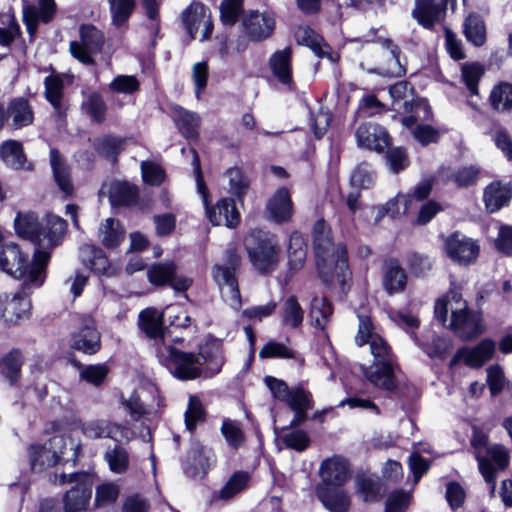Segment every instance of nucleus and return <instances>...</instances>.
Returning a JSON list of instances; mask_svg holds the SVG:
<instances>
[{"mask_svg": "<svg viewBox=\"0 0 512 512\" xmlns=\"http://www.w3.org/2000/svg\"><path fill=\"white\" fill-rule=\"evenodd\" d=\"M358 333L355 342L358 346L365 343L370 344V352L373 356V362L370 366H361L362 372L367 380L375 387L387 392H393L397 389L395 356L386 342L378 334L372 333L373 324L370 317L359 315Z\"/></svg>", "mask_w": 512, "mask_h": 512, "instance_id": "1", "label": "nucleus"}, {"mask_svg": "<svg viewBox=\"0 0 512 512\" xmlns=\"http://www.w3.org/2000/svg\"><path fill=\"white\" fill-rule=\"evenodd\" d=\"M48 262L49 251L34 250L33 259L29 262L28 255L15 243L4 244L0 251V268L14 278H24L23 286H42Z\"/></svg>", "mask_w": 512, "mask_h": 512, "instance_id": "2", "label": "nucleus"}, {"mask_svg": "<svg viewBox=\"0 0 512 512\" xmlns=\"http://www.w3.org/2000/svg\"><path fill=\"white\" fill-rule=\"evenodd\" d=\"M448 312L451 313L448 327L463 340L475 338L484 331L481 315L468 309L466 301L457 289H450L435 304L434 314L442 325L447 322Z\"/></svg>", "mask_w": 512, "mask_h": 512, "instance_id": "3", "label": "nucleus"}, {"mask_svg": "<svg viewBox=\"0 0 512 512\" xmlns=\"http://www.w3.org/2000/svg\"><path fill=\"white\" fill-rule=\"evenodd\" d=\"M16 233L35 245V250L49 251L58 246L67 230V223L56 215H48L43 222H39L34 213L18 214L15 218Z\"/></svg>", "mask_w": 512, "mask_h": 512, "instance_id": "4", "label": "nucleus"}, {"mask_svg": "<svg viewBox=\"0 0 512 512\" xmlns=\"http://www.w3.org/2000/svg\"><path fill=\"white\" fill-rule=\"evenodd\" d=\"M313 247L320 276L325 282L330 281L331 271L335 269L341 281L348 274V256L346 246L339 243L334 246L330 236V228L326 222L318 220L312 232Z\"/></svg>", "mask_w": 512, "mask_h": 512, "instance_id": "5", "label": "nucleus"}, {"mask_svg": "<svg viewBox=\"0 0 512 512\" xmlns=\"http://www.w3.org/2000/svg\"><path fill=\"white\" fill-rule=\"evenodd\" d=\"M244 247L257 271L269 273L276 269L280 247L275 235L261 229H252L244 238Z\"/></svg>", "mask_w": 512, "mask_h": 512, "instance_id": "6", "label": "nucleus"}, {"mask_svg": "<svg viewBox=\"0 0 512 512\" xmlns=\"http://www.w3.org/2000/svg\"><path fill=\"white\" fill-rule=\"evenodd\" d=\"M156 355L160 364L179 380H193L202 375L201 357L196 353L179 350L171 344H163L157 347Z\"/></svg>", "mask_w": 512, "mask_h": 512, "instance_id": "7", "label": "nucleus"}, {"mask_svg": "<svg viewBox=\"0 0 512 512\" xmlns=\"http://www.w3.org/2000/svg\"><path fill=\"white\" fill-rule=\"evenodd\" d=\"M60 483H71L73 486L63 495L62 503L65 512H84L88 509L92 497L94 479L88 472L62 474Z\"/></svg>", "mask_w": 512, "mask_h": 512, "instance_id": "8", "label": "nucleus"}, {"mask_svg": "<svg viewBox=\"0 0 512 512\" xmlns=\"http://www.w3.org/2000/svg\"><path fill=\"white\" fill-rule=\"evenodd\" d=\"M225 263L213 267V278L218 284L223 296L234 308L241 306V295L236 278L241 258L235 249H227L224 254Z\"/></svg>", "mask_w": 512, "mask_h": 512, "instance_id": "9", "label": "nucleus"}, {"mask_svg": "<svg viewBox=\"0 0 512 512\" xmlns=\"http://www.w3.org/2000/svg\"><path fill=\"white\" fill-rule=\"evenodd\" d=\"M81 42L72 41L70 43V52L74 58L85 65H93V54L102 50L104 45V36L95 26L83 24L80 27Z\"/></svg>", "mask_w": 512, "mask_h": 512, "instance_id": "10", "label": "nucleus"}, {"mask_svg": "<svg viewBox=\"0 0 512 512\" xmlns=\"http://www.w3.org/2000/svg\"><path fill=\"white\" fill-rule=\"evenodd\" d=\"M30 287L22 286V289L15 293L12 298L2 297L0 301V320H3L6 326H15L21 320L29 318L31 301L28 290Z\"/></svg>", "mask_w": 512, "mask_h": 512, "instance_id": "11", "label": "nucleus"}, {"mask_svg": "<svg viewBox=\"0 0 512 512\" xmlns=\"http://www.w3.org/2000/svg\"><path fill=\"white\" fill-rule=\"evenodd\" d=\"M215 462L211 449L199 441H192L190 448L182 461V468L186 476L193 479H202Z\"/></svg>", "mask_w": 512, "mask_h": 512, "instance_id": "12", "label": "nucleus"}, {"mask_svg": "<svg viewBox=\"0 0 512 512\" xmlns=\"http://www.w3.org/2000/svg\"><path fill=\"white\" fill-rule=\"evenodd\" d=\"M456 3L457 0H416L412 16L422 27L433 29L444 19L447 7L454 10Z\"/></svg>", "mask_w": 512, "mask_h": 512, "instance_id": "13", "label": "nucleus"}, {"mask_svg": "<svg viewBox=\"0 0 512 512\" xmlns=\"http://www.w3.org/2000/svg\"><path fill=\"white\" fill-rule=\"evenodd\" d=\"M479 470L488 484L495 489L497 474L504 470L509 464V453L502 445H493L487 449V455L481 456L476 453Z\"/></svg>", "mask_w": 512, "mask_h": 512, "instance_id": "14", "label": "nucleus"}, {"mask_svg": "<svg viewBox=\"0 0 512 512\" xmlns=\"http://www.w3.org/2000/svg\"><path fill=\"white\" fill-rule=\"evenodd\" d=\"M447 256L459 265L467 266L476 261L480 248L478 244L465 235L454 232L445 241Z\"/></svg>", "mask_w": 512, "mask_h": 512, "instance_id": "15", "label": "nucleus"}, {"mask_svg": "<svg viewBox=\"0 0 512 512\" xmlns=\"http://www.w3.org/2000/svg\"><path fill=\"white\" fill-rule=\"evenodd\" d=\"M176 270L173 262L156 263L147 270V277L155 286L169 285L177 292H184L192 285V279L177 275Z\"/></svg>", "mask_w": 512, "mask_h": 512, "instance_id": "16", "label": "nucleus"}, {"mask_svg": "<svg viewBox=\"0 0 512 512\" xmlns=\"http://www.w3.org/2000/svg\"><path fill=\"white\" fill-rule=\"evenodd\" d=\"M357 145L361 148L384 152L390 145V136L386 129L373 122L360 124L355 131Z\"/></svg>", "mask_w": 512, "mask_h": 512, "instance_id": "17", "label": "nucleus"}, {"mask_svg": "<svg viewBox=\"0 0 512 512\" xmlns=\"http://www.w3.org/2000/svg\"><path fill=\"white\" fill-rule=\"evenodd\" d=\"M164 312L154 307L142 310L138 315L139 329L158 345L167 344L168 329L163 327Z\"/></svg>", "mask_w": 512, "mask_h": 512, "instance_id": "18", "label": "nucleus"}, {"mask_svg": "<svg viewBox=\"0 0 512 512\" xmlns=\"http://www.w3.org/2000/svg\"><path fill=\"white\" fill-rule=\"evenodd\" d=\"M72 348L85 354H95L101 347L100 333L97 331L95 321L90 316L82 318L81 326L72 335Z\"/></svg>", "mask_w": 512, "mask_h": 512, "instance_id": "19", "label": "nucleus"}, {"mask_svg": "<svg viewBox=\"0 0 512 512\" xmlns=\"http://www.w3.org/2000/svg\"><path fill=\"white\" fill-rule=\"evenodd\" d=\"M245 35L252 41H262L269 38L275 28L274 18L267 13L251 11L242 20Z\"/></svg>", "mask_w": 512, "mask_h": 512, "instance_id": "20", "label": "nucleus"}, {"mask_svg": "<svg viewBox=\"0 0 512 512\" xmlns=\"http://www.w3.org/2000/svg\"><path fill=\"white\" fill-rule=\"evenodd\" d=\"M495 352V342L491 339L482 340L473 349H459L450 361V366L456 365L460 361L470 367L478 368L490 360Z\"/></svg>", "mask_w": 512, "mask_h": 512, "instance_id": "21", "label": "nucleus"}, {"mask_svg": "<svg viewBox=\"0 0 512 512\" xmlns=\"http://www.w3.org/2000/svg\"><path fill=\"white\" fill-rule=\"evenodd\" d=\"M316 496L329 512H348L351 504L344 489L326 484L316 487Z\"/></svg>", "mask_w": 512, "mask_h": 512, "instance_id": "22", "label": "nucleus"}, {"mask_svg": "<svg viewBox=\"0 0 512 512\" xmlns=\"http://www.w3.org/2000/svg\"><path fill=\"white\" fill-rule=\"evenodd\" d=\"M56 5L54 0H39L38 5H24L23 21L28 33L35 34L39 21L48 23L54 16Z\"/></svg>", "mask_w": 512, "mask_h": 512, "instance_id": "23", "label": "nucleus"}, {"mask_svg": "<svg viewBox=\"0 0 512 512\" xmlns=\"http://www.w3.org/2000/svg\"><path fill=\"white\" fill-rule=\"evenodd\" d=\"M382 284L389 295L401 293L407 284V274L396 259H388L383 263Z\"/></svg>", "mask_w": 512, "mask_h": 512, "instance_id": "24", "label": "nucleus"}, {"mask_svg": "<svg viewBox=\"0 0 512 512\" xmlns=\"http://www.w3.org/2000/svg\"><path fill=\"white\" fill-rule=\"evenodd\" d=\"M270 218L278 223L290 221L293 215V203L287 188H279L267 203Z\"/></svg>", "mask_w": 512, "mask_h": 512, "instance_id": "25", "label": "nucleus"}, {"mask_svg": "<svg viewBox=\"0 0 512 512\" xmlns=\"http://www.w3.org/2000/svg\"><path fill=\"white\" fill-rule=\"evenodd\" d=\"M206 208V215L213 225L234 228L239 223V213L232 199H221L212 208Z\"/></svg>", "mask_w": 512, "mask_h": 512, "instance_id": "26", "label": "nucleus"}, {"mask_svg": "<svg viewBox=\"0 0 512 512\" xmlns=\"http://www.w3.org/2000/svg\"><path fill=\"white\" fill-rule=\"evenodd\" d=\"M320 473L322 477L321 484L340 487L348 479L349 466L345 459L333 457L322 462Z\"/></svg>", "mask_w": 512, "mask_h": 512, "instance_id": "27", "label": "nucleus"}, {"mask_svg": "<svg viewBox=\"0 0 512 512\" xmlns=\"http://www.w3.org/2000/svg\"><path fill=\"white\" fill-rule=\"evenodd\" d=\"M278 315L282 326L297 329L302 326L305 312L297 296L289 295L282 299Z\"/></svg>", "mask_w": 512, "mask_h": 512, "instance_id": "28", "label": "nucleus"}, {"mask_svg": "<svg viewBox=\"0 0 512 512\" xmlns=\"http://www.w3.org/2000/svg\"><path fill=\"white\" fill-rule=\"evenodd\" d=\"M366 42H377L388 53L387 67L382 69V75L401 77L405 74V68L400 62L401 50L391 39L377 36L373 39H366Z\"/></svg>", "mask_w": 512, "mask_h": 512, "instance_id": "29", "label": "nucleus"}, {"mask_svg": "<svg viewBox=\"0 0 512 512\" xmlns=\"http://www.w3.org/2000/svg\"><path fill=\"white\" fill-rule=\"evenodd\" d=\"M512 198V187L510 184H503L495 181L490 183L484 190L483 200L488 212L494 213L506 206Z\"/></svg>", "mask_w": 512, "mask_h": 512, "instance_id": "30", "label": "nucleus"}, {"mask_svg": "<svg viewBox=\"0 0 512 512\" xmlns=\"http://www.w3.org/2000/svg\"><path fill=\"white\" fill-rule=\"evenodd\" d=\"M291 60V47H285L283 50L274 52L269 59V65L273 75L280 83L288 86L292 84Z\"/></svg>", "mask_w": 512, "mask_h": 512, "instance_id": "31", "label": "nucleus"}, {"mask_svg": "<svg viewBox=\"0 0 512 512\" xmlns=\"http://www.w3.org/2000/svg\"><path fill=\"white\" fill-rule=\"evenodd\" d=\"M0 157L5 165L14 170H31L32 165L27 164L23 145L16 140L4 141L0 146Z\"/></svg>", "mask_w": 512, "mask_h": 512, "instance_id": "32", "label": "nucleus"}, {"mask_svg": "<svg viewBox=\"0 0 512 512\" xmlns=\"http://www.w3.org/2000/svg\"><path fill=\"white\" fill-rule=\"evenodd\" d=\"M124 428L105 419H95L82 423L81 431L91 439L111 438L117 439L118 434L122 435Z\"/></svg>", "mask_w": 512, "mask_h": 512, "instance_id": "33", "label": "nucleus"}, {"mask_svg": "<svg viewBox=\"0 0 512 512\" xmlns=\"http://www.w3.org/2000/svg\"><path fill=\"white\" fill-rule=\"evenodd\" d=\"M197 356L201 357L202 367L206 365L205 375L207 377L218 374L224 363L222 346L218 341H211L201 348ZM204 369L202 368V372Z\"/></svg>", "mask_w": 512, "mask_h": 512, "instance_id": "34", "label": "nucleus"}, {"mask_svg": "<svg viewBox=\"0 0 512 512\" xmlns=\"http://www.w3.org/2000/svg\"><path fill=\"white\" fill-rule=\"evenodd\" d=\"M138 196V188L126 181H115L109 187V201L113 207L134 205Z\"/></svg>", "mask_w": 512, "mask_h": 512, "instance_id": "35", "label": "nucleus"}, {"mask_svg": "<svg viewBox=\"0 0 512 512\" xmlns=\"http://www.w3.org/2000/svg\"><path fill=\"white\" fill-rule=\"evenodd\" d=\"M124 237L125 230L118 220L114 218H107L100 223L98 228V238L105 248H116L124 240Z\"/></svg>", "mask_w": 512, "mask_h": 512, "instance_id": "36", "label": "nucleus"}, {"mask_svg": "<svg viewBox=\"0 0 512 512\" xmlns=\"http://www.w3.org/2000/svg\"><path fill=\"white\" fill-rule=\"evenodd\" d=\"M7 115L15 129L29 126L34 120V112L29 101L22 97L11 100L7 107Z\"/></svg>", "mask_w": 512, "mask_h": 512, "instance_id": "37", "label": "nucleus"}, {"mask_svg": "<svg viewBox=\"0 0 512 512\" xmlns=\"http://www.w3.org/2000/svg\"><path fill=\"white\" fill-rule=\"evenodd\" d=\"M79 258L83 265L89 267L97 274H106L109 268V261L102 249L84 244L79 248Z\"/></svg>", "mask_w": 512, "mask_h": 512, "instance_id": "38", "label": "nucleus"}, {"mask_svg": "<svg viewBox=\"0 0 512 512\" xmlns=\"http://www.w3.org/2000/svg\"><path fill=\"white\" fill-rule=\"evenodd\" d=\"M50 164L55 182L60 190L64 192L65 195H71L73 192V184L71 181L70 169L59 151L55 148L50 150Z\"/></svg>", "mask_w": 512, "mask_h": 512, "instance_id": "39", "label": "nucleus"}, {"mask_svg": "<svg viewBox=\"0 0 512 512\" xmlns=\"http://www.w3.org/2000/svg\"><path fill=\"white\" fill-rule=\"evenodd\" d=\"M41 445H31L28 449L31 469L40 472L43 469L55 466L61 459V454Z\"/></svg>", "mask_w": 512, "mask_h": 512, "instance_id": "40", "label": "nucleus"}, {"mask_svg": "<svg viewBox=\"0 0 512 512\" xmlns=\"http://www.w3.org/2000/svg\"><path fill=\"white\" fill-rule=\"evenodd\" d=\"M332 314V304L326 297L314 296L312 298L310 303L312 326L323 331L331 322Z\"/></svg>", "mask_w": 512, "mask_h": 512, "instance_id": "41", "label": "nucleus"}, {"mask_svg": "<svg viewBox=\"0 0 512 512\" xmlns=\"http://www.w3.org/2000/svg\"><path fill=\"white\" fill-rule=\"evenodd\" d=\"M208 9L200 2H193L182 13V22L189 35V39L196 37L197 31L208 14Z\"/></svg>", "mask_w": 512, "mask_h": 512, "instance_id": "42", "label": "nucleus"}, {"mask_svg": "<svg viewBox=\"0 0 512 512\" xmlns=\"http://www.w3.org/2000/svg\"><path fill=\"white\" fill-rule=\"evenodd\" d=\"M125 139L115 135H104L93 141V147L98 155L112 162H116L123 150Z\"/></svg>", "mask_w": 512, "mask_h": 512, "instance_id": "43", "label": "nucleus"}, {"mask_svg": "<svg viewBox=\"0 0 512 512\" xmlns=\"http://www.w3.org/2000/svg\"><path fill=\"white\" fill-rule=\"evenodd\" d=\"M248 481L249 474L247 472H235L219 491L213 493L212 501H229L246 488Z\"/></svg>", "mask_w": 512, "mask_h": 512, "instance_id": "44", "label": "nucleus"}, {"mask_svg": "<svg viewBox=\"0 0 512 512\" xmlns=\"http://www.w3.org/2000/svg\"><path fill=\"white\" fill-rule=\"evenodd\" d=\"M174 121L184 137L189 139L198 137L200 127V117L198 114L180 107L175 110Z\"/></svg>", "mask_w": 512, "mask_h": 512, "instance_id": "45", "label": "nucleus"}, {"mask_svg": "<svg viewBox=\"0 0 512 512\" xmlns=\"http://www.w3.org/2000/svg\"><path fill=\"white\" fill-rule=\"evenodd\" d=\"M264 381L275 399L285 402L286 404H292L293 406L299 405L295 395L306 392L302 388L289 389L284 381L272 376H266Z\"/></svg>", "mask_w": 512, "mask_h": 512, "instance_id": "46", "label": "nucleus"}, {"mask_svg": "<svg viewBox=\"0 0 512 512\" xmlns=\"http://www.w3.org/2000/svg\"><path fill=\"white\" fill-rule=\"evenodd\" d=\"M464 34L466 39L475 46H482L486 41V28L482 17L470 14L464 21Z\"/></svg>", "mask_w": 512, "mask_h": 512, "instance_id": "47", "label": "nucleus"}, {"mask_svg": "<svg viewBox=\"0 0 512 512\" xmlns=\"http://www.w3.org/2000/svg\"><path fill=\"white\" fill-rule=\"evenodd\" d=\"M104 459L113 473L122 474L129 468V453L126 448L120 444L108 448L104 453Z\"/></svg>", "mask_w": 512, "mask_h": 512, "instance_id": "48", "label": "nucleus"}, {"mask_svg": "<svg viewBox=\"0 0 512 512\" xmlns=\"http://www.w3.org/2000/svg\"><path fill=\"white\" fill-rule=\"evenodd\" d=\"M491 106L499 111L505 112L512 109V84L501 82L496 85L489 97Z\"/></svg>", "mask_w": 512, "mask_h": 512, "instance_id": "49", "label": "nucleus"}, {"mask_svg": "<svg viewBox=\"0 0 512 512\" xmlns=\"http://www.w3.org/2000/svg\"><path fill=\"white\" fill-rule=\"evenodd\" d=\"M288 258L290 268L298 270L306 259V244L301 234L294 232L290 236L288 246Z\"/></svg>", "mask_w": 512, "mask_h": 512, "instance_id": "50", "label": "nucleus"}, {"mask_svg": "<svg viewBox=\"0 0 512 512\" xmlns=\"http://www.w3.org/2000/svg\"><path fill=\"white\" fill-rule=\"evenodd\" d=\"M110 6L112 24L116 27L124 25L136 7L135 0H107Z\"/></svg>", "mask_w": 512, "mask_h": 512, "instance_id": "51", "label": "nucleus"}, {"mask_svg": "<svg viewBox=\"0 0 512 512\" xmlns=\"http://www.w3.org/2000/svg\"><path fill=\"white\" fill-rule=\"evenodd\" d=\"M294 37L299 45L309 47L317 56L322 57L324 54L322 50L323 38L309 26H299L294 33Z\"/></svg>", "mask_w": 512, "mask_h": 512, "instance_id": "52", "label": "nucleus"}, {"mask_svg": "<svg viewBox=\"0 0 512 512\" xmlns=\"http://www.w3.org/2000/svg\"><path fill=\"white\" fill-rule=\"evenodd\" d=\"M484 75V67L477 62L461 65V79L471 95H478V83Z\"/></svg>", "mask_w": 512, "mask_h": 512, "instance_id": "53", "label": "nucleus"}, {"mask_svg": "<svg viewBox=\"0 0 512 512\" xmlns=\"http://www.w3.org/2000/svg\"><path fill=\"white\" fill-rule=\"evenodd\" d=\"M420 346L429 357L440 359H444L452 349L451 340L448 337L438 335H433L431 341Z\"/></svg>", "mask_w": 512, "mask_h": 512, "instance_id": "54", "label": "nucleus"}, {"mask_svg": "<svg viewBox=\"0 0 512 512\" xmlns=\"http://www.w3.org/2000/svg\"><path fill=\"white\" fill-rule=\"evenodd\" d=\"M184 418L186 429L189 432H193L197 424L205 420V410L198 397L190 396Z\"/></svg>", "mask_w": 512, "mask_h": 512, "instance_id": "55", "label": "nucleus"}, {"mask_svg": "<svg viewBox=\"0 0 512 512\" xmlns=\"http://www.w3.org/2000/svg\"><path fill=\"white\" fill-rule=\"evenodd\" d=\"M44 84L46 99L52 104L58 114H61L63 81L58 77L48 76L45 78Z\"/></svg>", "mask_w": 512, "mask_h": 512, "instance_id": "56", "label": "nucleus"}, {"mask_svg": "<svg viewBox=\"0 0 512 512\" xmlns=\"http://www.w3.org/2000/svg\"><path fill=\"white\" fill-rule=\"evenodd\" d=\"M82 107L93 121L102 123L105 120L107 106L100 94L91 93L82 103Z\"/></svg>", "mask_w": 512, "mask_h": 512, "instance_id": "57", "label": "nucleus"}, {"mask_svg": "<svg viewBox=\"0 0 512 512\" xmlns=\"http://www.w3.org/2000/svg\"><path fill=\"white\" fill-rule=\"evenodd\" d=\"M243 12V0H223L220 4V19L224 25L233 26Z\"/></svg>", "mask_w": 512, "mask_h": 512, "instance_id": "58", "label": "nucleus"}, {"mask_svg": "<svg viewBox=\"0 0 512 512\" xmlns=\"http://www.w3.org/2000/svg\"><path fill=\"white\" fill-rule=\"evenodd\" d=\"M22 362V355L18 350H12L3 358V373L11 384L17 382Z\"/></svg>", "mask_w": 512, "mask_h": 512, "instance_id": "59", "label": "nucleus"}, {"mask_svg": "<svg viewBox=\"0 0 512 512\" xmlns=\"http://www.w3.org/2000/svg\"><path fill=\"white\" fill-rule=\"evenodd\" d=\"M357 490L365 501H376L381 495V484L369 477H358Z\"/></svg>", "mask_w": 512, "mask_h": 512, "instance_id": "60", "label": "nucleus"}, {"mask_svg": "<svg viewBox=\"0 0 512 512\" xmlns=\"http://www.w3.org/2000/svg\"><path fill=\"white\" fill-rule=\"evenodd\" d=\"M140 84L135 76L118 75L109 84V89L112 92L132 94L139 90Z\"/></svg>", "mask_w": 512, "mask_h": 512, "instance_id": "61", "label": "nucleus"}, {"mask_svg": "<svg viewBox=\"0 0 512 512\" xmlns=\"http://www.w3.org/2000/svg\"><path fill=\"white\" fill-rule=\"evenodd\" d=\"M295 396L297 397L296 400H298L299 405L293 406L292 404H288V406L295 412L289 427H297L303 423L307 419L306 412L311 407L309 392L298 393Z\"/></svg>", "mask_w": 512, "mask_h": 512, "instance_id": "62", "label": "nucleus"}, {"mask_svg": "<svg viewBox=\"0 0 512 512\" xmlns=\"http://www.w3.org/2000/svg\"><path fill=\"white\" fill-rule=\"evenodd\" d=\"M282 441L287 448L303 452L310 444V438L304 430H292L285 433Z\"/></svg>", "mask_w": 512, "mask_h": 512, "instance_id": "63", "label": "nucleus"}, {"mask_svg": "<svg viewBox=\"0 0 512 512\" xmlns=\"http://www.w3.org/2000/svg\"><path fill=\"white\" fill-rule=\"evenodd\" d=\"M479 170L474 166L462 167L451 173L447 178L458 187H468L476 183Z\"/></svg>", "mask_w": 512, "mask_h": 512, "instance_id": "64", "label": "nucleus"}]
</instances>
